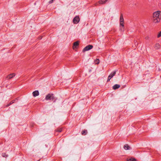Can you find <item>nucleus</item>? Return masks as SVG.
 Wrapping results in <instances>:
<instances>
[{
  "label": "nucleus",
  "instance_id": "obj_7",
  "mask_svg": "<svg viewBox=\"0 0 161 161\" xmlns=\"http://www.w3.org/2000/svg\"><path fill=\"white\" fill-rule=\"evenodd\" d=\"M108 0H100L98 1V3L100 4H103L105 3Z\"/></svg>",
  "mask_w": 161,
  "mask_h": 161
},
{
  "label": "nucleus",
  "instance_id": "obj_4",
  "mask_svg": "<svg viewBox=\"0 0 161 161\" xmlns=\"http://www.w3.org/2000/svg\"><path fill=\"white\" fill-rule=\"evenodd\" d=\"M120 26H122V28H120V30L121 31H124V21H120Z\"/></svg>",
  "mask_w": 161,
  "mask_h": 161
},
{
  "label": "nucleus",
  "instance_id": "obj_13",
  "mask_svg": "<svg viewBox=\"0 0 161 161\" xmlns=\"http://www.w3.org/2000/svg\"><path fill=\"white\" fill-rule=\"evenodd\" d=\"M160 47V46L159 43H156L154 46V48L156 49H159Z\"/></svg>",
  "mask_w": 161,
  "mask_h": 161
},
{
  "label": "nucleus",
  "instance_id": "obj_24",
  "mask_svg": "<svg viewBox=\"0 0 161 161\" xmlns=\"http://www.w3.org/2000/svg\"><path fill=\"white\" fill-rule=\"evenodd\" d=\"M54 0H52L51 1H50L49 2V3H53V1H54Z\"/></svg>",
  "mask_w": 161,
  "mask_h": 161
},
{
  "label": "nucleus",
  "instance_id": "obj_11",
  "mask_svg": "<svg viewBox=\"0 0 161 161\" xmlns=\"http://www.w3.org/2000/svg\"><path fill=\"white\" fill-rule=\"evenodd\" d=\"M116 73V71H114L112 72L109 76H110V77L112 78L113 76H114Z\"/></svg>",
  "mask_w": 161,
  "mask_h": 161
},
{
  "label": "nucleus",
  "instance_id": "obj_6",
  "mask_svg": "<svg viewBox=\"0 0 161 161\" xmlns=\"http://www.w3.org/2000/svg\"><path fill=\"white\" fill-rule=\"evenodd\" d=\"M15 76V74L14 73L8 75L7 78L8 79H10Z\"/></svg>",
  "mask_w": 161,
  "mask_h": 161
},
{
  "label": "nucleus",
  "instance_id": "obj_5",
  "mask_svg": "<svg viewBox=\"0 0 161 161\" xmlns=\"http://www.w3.org/2000/svg\"><path fill=\"white\" fill-rule=\"evenodd\" d=\"M39 93L38 91L36 90L33 92L32 93L34 97H36L39 95Z\"/></svg>",
  "mask_w": 161,
  "mask_h": 161
},
{
  "label": "nucleus",
  "instance_id": "obj_21",
  "mask_svg": "<svg viewBox=\"0 0 161 161\" xmlns=\"http://www.w3.org/2000/svg\"><path fill=\"white\" fill-rule=\"evenodd\" d=\"M161 36V31L159 32L157 36V37L159 38Z\"/></svg>",
  "mask_w": 161,
  "mask_h": 161
},
{
  "label": "nucleus",
  "instance_id": "obj_1",
  "mask_svg": "<svg viewBox=\"0 0 161 161\" xmlns=\"http://www.w3.org/2000/svg\"><path fill=\"white\" fill-rule=\"evenodd\" d=\"M153 17L154 20L161 19V11H157L154 12L153 14Z\"/></svg>",
  "mask_w": 161,
  "mask_h": 161
},
{
  "label": "nucleus",
  "instance_id": "obj_27",
  "mask_svg": "<svg viewBox=\"0 0 161 161\" xmlns=\"http://www.w3.org/2000/svg\"><path fill=\"white\" fill-rule=\"evenodd\" d=\"M148 37H147V38L146 37V39H148Z\"/></svg>",
  "mask_w": 161,
  "mask_h": 161
},
{
  "label": "nucleus",
  "instance_id": "obj_26",
  "mask_svg": "<svg viewBox=\"0 0 161 161\" xmlns=\"http://www.w3.org/2000/svg\"><path fill=\"white\" fill-rule=\"evenodd\" d=\"M95 5H97V3H96V4H95Z\"/></svg>",
  "mask_w": 161,
  "mask_h": 161
},
{
  "label": "nucleus",
  "instance_id": "obj_18",
  "mask_svg": "<svg viewBox=\"0 0 161 161\" xmlns=\"http://www.w3.org/2000/svg\"><path fill=\"white\" fill-rule=\"evenodd\" d=\"M2 156L3 157H6L8 155L5 153H3L2 154Z\"/></svg>",
  "mask_w": 161,
  "mask_h": 161
},
{
  "label": "nucleus",
  "instance_id": "obj_14",
  "mask_svg": "<svg viewBox=\"0 0 161 161\" xmlns=\"http://www.w3.org/2000/svg\"><path fill=\"white\" fill-rule=\"evenodd\" d=\"M87 133V131L86 130H84L81 132V134L82 135H85Z\"/></svg>",
  "mask_w": 161,
  "mask_h": 161
},
{
  "label": "nucleus",
  "instance_id": "obj_28",
  "mask_svg": "<svg viewBox=\"0 0 161 161\" xmlns=\"http://www.w3.org/2000/svg\"><path fill=\"white\" fill-rule=\"evenodd\" d=\"M61 131H62V129H61Z\"/></svg>",
  "mask_w": 161,
  "mask_h": 161
},
{
  "label": "nucleus",
  "instance_id": "obj_19",
  "mask_svg": "<svg viewBox=\"0 0 161 161\" xmlns=\"http://www.w3.org/2000/svg\"><path fill=\"white\" fill-rule=\"evenodd\" d=\"M80 21H73V22L74 24H76L78 23Z\"/></svg>",
  "mask_w": 161,
  "mask_h": 161
},
{
  "label": "nucleus",
  "instance_id": "obj_9",
  "mask_svg": "<svg viewBox=\"0 0 161 161\" xmlns=\"http://www.w3.org/2000/svg\"><path fill=\"white\" fill-rule=\"evenodd\" d=\"M120 87V86L118 84H115L113 86V88L114 90H116L119 88Z\"/></svg>",
  "mask_w": 161,
  "mask_h": 161
},
{
  "label": "nucleus",
  "instance_id": "obj_20",
  "mask_svg": "<svg viewBox=\"0 0 161 161\" xmlns=\"http://www.w3.org/2000/svg\"><path fill=\"white\" fill-rule=\"evenodd\" d=\"M120 20H124L122 14H121L120 16Z\"/></svg>",
  "mask_w": 161,
  "mask_h": 161
},
{
  "label": "nucleus",
  "instance_id": "obj_3",
  "mask_svg": "<svg viewBox=\"0 0 161 161\" xmlns=\"http://www.w3.org/2000/svg\"><path fill=\"white\" fill-rule=\"evenodd\" d=\"M93 47V46L92 45H89L86 47H85L83 50V52H85L86 51H89L91 49H92Z\"/></svg>",
  "mask_w": 161,
  "mask_h": 161
},
{
  "label": "nucleus",
  "instance_id": "obj_8",
  "mask_svg": "<svg viewBox=\"0 0 161 161\" xmlns=\"http://www.w3.org/2000/svg\"><path fill=\"white\" fill-rule=\"evenodd\" d=\"M18 99L17 98H16L14 100H13L12 101H11L9 103L7 104L6 106V107H8L10 105L12 104L13 103H14V102H15V101L16 100H18Z\"/></svg>",
  "mask_w": 161,
  "mask_h": 161
},
{
  "label": "nucleus",
  "instance_id": "obj_17",
  "mask_svg": "<svg viewBox=\"0 0 161 161\" xmlns=\"http://www.w3.org/2000/svg\"><path fill=\"white\" fill-rule=\"evenodd\" d=\"M58 132H60V129H58V130H56V132H55V135H58Z\"/></svg>",
  "mask_w": 161,
  "mask_h": 161
},
{
  "label": "nucleus",
  "instance_id": "obj_16",
  "mask_svg": "<svg viewBox=\"0 0 161 161\" xmlns=\"http://www.w3.org/2000/svg\"><path fill=\"white\" fill-rule=\"evenodd\" d=\"M73 20H80V18L79 16H76L74 18Z\"/></svg>",
  "mask_w": 161,
  "mask_h": 161
},
{
  "label": "nucleus",
  "instance_id": "obj_23",
  "mask_svg": "<svg viewBox=\"0 0 161 161\" xmlns=\"http://www.w3.org/2000/svg\"><path fill=\"white\" fill-rule=\"evenodd\" d=\"M111 79V78L110 77V76H108V80H107V81H109Z\"/></svg>",
  "mask_w": 161,
  "mask_h": 161
},
{
  "label": "nucleus",
  "instance_id": "obj_12",
  "mask_svg": "<svg viewBox=\"0 0 161 161\" xmlns=\"http://www.w3.org/2000/svg\"><path fill=\"white\" fill-rule=\"evenodd\" d=\"M79 45V42L78 41H76L74 43L73 48H76V47Z\"/></svg>",
  "mask_w": 161,
  "mask_h": 161
},
{
  "label": "nucleus",
  "instance_id": "obj_10",
  "mask_svg": "<svg viewBox=\"0 0 161 161\" xmlns=\"http://www.w3.org/2000/svg\"><path fill=\"white\" fill-rule=\"evenodd\" d=\"M124 148L126 150H130L131 149L130 147L128 144L125 145L124 146Z\"/></svg>",
  "mask_w": 161,
  "mask_h": 161
},
{
  "label": "nucleus",
  "instance_id": "obj_22",
  "mask_svg": "<svg viewBox=\"0 0 161 161\" xmlns=\"http://www.w3.org/2000/svg\"><path fill=\"white\" fill-rule=\"evenodd\" d=\"M99 59H96V63L97 64H98L99 63Z\"/></svg>",
  "mask_w": 161,
  "mask_h": 161
},
{
  "label": "nucleus",
  "instance_id": "obj_15",
  "mask_svg": "<svg viewBox=\"0 0 161 161\" xmlns=\"http://www.w3.org/2000/svg\"><path fill=\"white\" fill-rule=\"evenodd\" d=\"M127 161H136V159L131 158L127 160Z\"/></svg>",
  "mask_w": 161,
  "mask_h": 161
},
{
  "label": "nucleus",
  "instance_id": "obj_2",
  "mask_svg": "<svg viewBox=\"0 0 161 161\" xmlns=\"http://www.w3.org/2000/svg\"><path fill=\"white\" fill-rule=\"evenodd\" d=\"M45 99L46 100H53L54 99V96L53 94H48L46 96Z\"/></svg>",
  "mask_w": 161,
  "mask_h": 161
},
{
  "label": "nucleus",
  "instance_id": "obj_25",
  "mask_svg": "<svg viewBox=\"0 0 161 161\" xmlns=\"http://www.w3.org/2000/svg\"><path fill=\"white\" fill-rule=\"evenodd\" d=\"M160 21H158V20H157V21L156 22V23H158Z\"/></svg>",
  "mask_w": 161,
  "mask_h": 161
}]
</instances>
